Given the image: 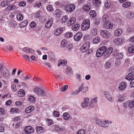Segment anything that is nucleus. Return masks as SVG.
Listing matches in <instances>:
<instances>
[{"label":"nucleus","instance_id":"obj_44","mask_svg":"<svg viewBox=\"0 0 134 134\" xmlns=\"http://www.w3.org/2000/svg\"><path fill=\"white\" fill-rule=\"evenodd\" d=\"M72 33L71 32H67L65 34L64 36L65 38H70L72 36Z\"/></svg>","mask_w":134,"mask_h":134},{"label":"nucleus","instance_id":"obj_4","mask_svg":"<svg viewBox=\"0 0 134 134\" xmlns=\"http://www.w3.org/2000/svg\"><path fill=\"white\" fill-rule=\"evenodd\" d=\"M90 26V21L88 20H84L81 25L82 29L83 31H86L89 28Z\"/></svg>","mask_w":134,"mask_h":134},{"label":"nucleus","instance_id":"obj_57","mask_svg":"<svg viewBox=\"0 0 134 134\" xmlns=\"http://www.w3.org/2000/svg\"><path fill=\"white\" fill-rule=\"evenodd\" d=\"M11 89L12 91L14 92L16 90V86L14 84H13L11 86Z\"/></svg>","mask_w":134,"mask_h":134},{"label":"nucleus","instance_id":"obj_15","mask_svg":"<svg viewBox=\"0 0 134 134\" xmlns=\"http://www.w3.org/2000/svg\"><path fill=\"white\" fill-rule=\"evenodd\" d=\"M89 101V100L88 98H85L84 99L83 102L81 103V107L83 108L86 107L88 104Z\"/></svg>","mask_w":134,"mask_h":134},{"label":"nucleus","instance_id":"obj_29","mask_svg":"<svg viewBox=\"0 0 134 134\" xmlns=\"http://www.w3.org/2000/svg\"><path fill=\"white\" fill-rule=\"evenodd\" d=\"M109 18L108 15L106 14H104L102 18V20L104 23H106L109 20Z\"/></svg>","mask_w":134,"mask_h":134},{"label":"nucleus","instance_id":"obj_24","mask_svg":"<svg viewBox=\"0 0 134 134\" xmlns=\"http://www.w3.org/2000/svg\"><path fill=\"white\" fill-rule=\"evenodd\" d=\"M53 14L54 16L59 17L61 15V12L60 10L57 9L54 12Z\"/></svg>","mask_w":134,"mask_h":134},{"label":"nucleus","instance_id":"obj_8","mask_svg":"<svg viewBox=\"0 0 134 134\" xmlns=\"http://www.w3.org/2000/svg\"><path fill=\"white\" fill-rule=\"evenodd\" d=\"M102 36L105 38H108L110 35V32L106 30H102L100 32Z\"/></svg>","mask_w":134,"mask_h":134},{"label":"nucleus","instance_id":"obj_16","mask_svg":"<svg viewBox=\"0 0 134 134\" xmlns=\"http://www.w3.org/2000/svg\"><path fill=\"white\" fill-rule=\"evenodd\" d=\"M113 26V23L110 22L108 21L105 23L104 26L105 28L107 29H111Z\"/></svg>","mask_w":134,"mask_h":134},{"label":"nucleus","instance_id":"obj_1","mask_svg":"<svg viewBox=\"0 0 134 134\" xmlns=\"http://www.w3.org/2000/svg\"><path fill=\"white\" fill-rule=\"evenodd\" d=\"M113 51L112 48L111 47L107 49V47L103 46L97 50L96 55L97 57H100L103 55L104 58H107L111 54Z\"/></svg>","mask_w":134,"mask_h":134},{"label":"nucleus","instance_id":"obj_25","mask_svg":"<svg viewBox=\"0 0 134 134\" xmlns=\"http://www.w3.org/2000/svg\"><path fill=\"white\" fill-rule=\"evenodd\" d=\"M76 21V20L75 18H70L68 23V26H70L74 24Z\"/></svg>","mask_w":134,"mask_h":134},{"label":"nucleus","instance_id":"obj_47","mask_svg":"<svg viewBox=\"0 0 134 134\" xmlns=\"http://www.w3.org/2000/svg\"><path fill=\"white\" fill-rule=\"evenodd\" d=\"M46 8L47 10L49 12H52L54 10V9L51 5H47L46 7Z\"/></svg>","mask_w":134,"mask_h":134},{"label":"nucleus","instance_id":"obj_49","mask_svg":"<svg viewBox=\"0 0 134 134\" xmlns=\"http://www.w3.org/2000/svg\"><path fill=\"white\" fill-rule=\"evenodd\" d=\"M18 110L19 109L16 108H11L10 110V112L15 113H17Z\"/></svg>","mask_w":134,"mask_h":134},{"label":"nucleus","instance_id":"obj_52","mask_svg":"<svg viewBox=\"0 0 134 134\" xmlns=\"http://www.w3.org/2000/svg\"><path fill=\"white\" fill-rule=\"evenodd\" d=\"M40 90V94H39L38 96H45L46 95V92L43 90L41 89Z\"/></svg>","mask_w":134,"mask_h":134},{"label":"nucleus","instance_id":"obj_48","mask_svg":"<svg viewBox=\"0 0 134 134\" xmlns=\"http://www.w3.org/2000/svg\"><path fill=\"white\" fill-rule=\"evenodd\" d=\"M67 43L66 40H62L61 42V46L62 47H65L67 45Z\"/></svg>","mask_w":134,"mask_h":134},{"label":"nucleus","instance_id":"obj_5","mask_svg":"<svg viewBox=\"0 0 134 134\" xmlns=\"http://www.w3.org/2000/svg\"><path fill=\"white\" fill-rule=\"evenodd\" d=\"M75 8V5L73 4H69L66 5L65 8V10L67 12H71L73 11Z\"/></svg>","mask_w":134,"mask_h":134},{"label":"nucleus","instance_id":"obj_59","mask_svg":"<svg viewBox=\"0 0 134 134\" xmlns=\"http://www.w3.org/2000/svg\"><path fill=\"white\" fill-rule=\"evenodd\" d=\"M80 91V90H79L78 89V90L72 92L71 93V94L72 95H76L78 94V93H79Z\"/></svg>","mask_w":134,"mask_h":134},{"label":"nucleus","instance_id":"obj_18","mask_svg":"<svg viewBox=\"0 0 134 134\" xmlns=\"http://www.w3.org/2000/svg\"><path fill=\"white\" fill-rule=\"evenodd\" d=\"M104 122V121H102L96 118V119L95 122L96 124L102 127H103Z\"/></svg>","mask_w":134,"mask_h":134},{"label":"nucleus","instance_id":"obj_3","mask_svg":"<svg viewBox=\"0 0 134 134\" xmlns=\"http://www.w3.org/2000/svg\"><path fill=\"white\" fill-rule=\"evenodd\" d=\"M90 42L88 41H87L81 47V50L82 52H88L87 54H89L91 53L92 52V51L91 50V51L88 52L90 51L89 49L90 46Z\"/></svg>","mask_w":134,"mask_h":134},{"label":"nucleus","instance_id":"obj_11","mask_svg":"<svg viewBox=\"0 0 134 134\" xmlns=\"http://www.w3.org/2000/svg\"><path fill=\"white\" fill-rule=\"evenodd\" d=\"M53 18L52 17L49 18L48 20L46 22L45 24V27L46 28H48L51 27L53 23Z\"/></svg>","mask_w":134,"mask_h":134},{"label":"nucleus","instance_id":"obj_55","mask_svg":"<svg viewBox=\"0 0 134 134\" xmlns=\"http://www.w3.org/2000/svg\"><path fill=\"white\" fill-rule=\"evenodd\" d=\"M124 100V97L121 95H119L118 96L117 100L118 102H122Z\"/></svg>","mask_w":134,"mask_h":134},{"label":"nucleus","instance_id":"obj_53","mask_svg":"<svg viewBox=\"0 0 134 134\" xmlns=\"http://www.w3.org/2000/svg\"><path fill=\"white\" fill-rule=\"evenodd\" d=\"M85 132L83 129H81L77 132L76 134H85Z\"/></svg>","mask_w":134,"mask_h":134},{"label":"nucleus","instance_id":"obj_56","mask_svg":"<svg viewBox=\"0 0 134 134\" xmlns=\"http://www.w3.org/2000/svg\"><path fill=\"white\" fill-rule=\"evenodd\" d=\"M47 122L49 125L53 124V122L52 120L51 119H48L46 120Z\"/></svg>","mask_w":134,"mask_h":134},{"label":"nucleus","instance_id":"obj_22","mask_svg":"<svg viewBox=\"0 0 134 134\" xmlns=\"http://www.w3.org/2000/svg\"><path fill=\"white\" fill-rule=\"evenodd\" d=\"M112 123L113 122L112 121H109L107 120H104L103 127L106 128L109 127V124H112Z\"/></svg>","mask_w":134,"mask_h":134},{"label":"nucleus","instance_id":"obj_42","mask_svg":"<svg viewBox=\"0 0 134 134\" xmlns=\"http://www.w3.org/2000/svg\"><path fill=\"white\" fill-rule=\"evenodd\" d=\"M111 65L109 62H107L104 65L105 69H108L110 68L111 67Z\"/></svg>","mask_w":134,"mask_h":134},{"label":"nucleus","instance_id":"obj_39","mask_svg":"<svg viewBox=\"0 0 134 134\" xmlns=\"http://www.w3.org/2000/svg\"><path fill=\"white\" fill-rule=\"evenodd\" d=\"M28 100L30 102L33 103L35 101V98L33 96H30L28 97Z\"/></svg>","mask_w":134,"mask_h":134},{"label":"nucleus","instance_id":"obj_45","mask_svg":"<svg viewBox=\"0 0 134 134\" xmlns=\"http://www.w3.org/2000/svg\"><path fill=\"white\" fill-rule=\"evenodd\" d=\"M93 3L95 6H97L101 3V1L100 0H93Z\"/></svg>","mask_w":134,"mask_h":134},{"label":"nucleus","instance_id":"obj_14","mask_svg":"<svg viewBox=\"0 0 134 134\" xmlns=\"http://www.w3.org/2000/svg\"><path fill=\"white\" fill-rule=\"evenodd\" d=\"M23 49L24 52L26 53H29L32 54H33L35 53L33 49L27 47L23 48Z\"/></svg>","mask_w":134,"mask_h":134},{"label":"nucleus","instance_id":"obj_23","mask_svg":"<svg viewBox=\"0 0 134 134\" xmlns=\"http://www.w3.org/2000/svg\"><path fill=\"white\" fill-rule=\"evenodd\" d=\"M62 28H60L56 29L54 32L55 35L57 36L60 35L62 32Z\"/></svg>","mask_w":134,"mask_h":134},{"label":"nucleus","instance_id":"obj_26","mask_svg":"<svg viewBox=\"0 0 134 134\" xmlns=\"http://www.w3.org/2000/svg\"><path fill=\"white\" fill-rule=\"evenodd\" d=\"M67 63V61L66 60L63 59L59 60L58 62V66H60L61 65H65Z\"/></svg>","mask_w":134,"mask_h":134},{"label":"nucleus","instance_id":"obj_12","mask_svg":"<svg viewBox=\"0 0 134 134\" xmlns=\"http://www.w3.org/2000/svg\"><path fill=\"white\" fill-rule=\"evenodd\" d=\"M82 36V33L81 32H79L74 35V38L75 41H78L80 39Z\"/></svg>","mask_w":134,"mask_h":134},{"label":"nucleus","instance_id":"obj_46","mask_svg":"<svg viewBox=\"0 0 134 134\" xmlns=\"http://www.w3.org/2000/svg\"><path fill=\"white\" fill-rule=\"evenodd\" d=\"M100 41V39L99 38L96 37L93 39L92 42L94 44L97 43H99Z\"/></svg>","mask_w":134,"mask_h":134},{"label":"nucleus","instance_id":"obj_19","mask_svg":"<svg viewBox=\"0 0 134 134\" xmlns=\"http://www.w3.org/2000/svg\"><path fill=\"white\" fill-rule=\"evenodd\" d=\"M91 8V6L90 4H84L82 7V9L85 11H89Z\"/></svg>","mask_w":134,"mask_h":134},{"label":"nucleus","instance_id":"obj_37","mask_svg":"<svg viewBox=\"0 0 134 134\" xmlns=\"http://www.w3.org/2000/svg\"><path fill=\"white\" fill-rule=\"evenodd\" d=\"M104 5L106 8H109L111 5V2L110 0H108L105 1Z\"/></svg>","mask_w":134,"mask_h":134},{"label":"nucleus","instance_id":"obj_21","mask_svg":"<svg viewBox=\"0 0 134 134\" xmlns=\"http://www.w3.org/2000/svg\"><path fill=\"white\" fill-rule=\"evenodd\" d=\"M122 32L121 29L120 28L118 29L115 31L114 35L116 36H120L122 34Z\"/></svg>","mask_w":134,"mask_h":134},{"label":"nucleus","instance_id":"obj_35","mask_svg":"<svg viewBox=\"0 0 134 134\" xmlns=\"http://www.w3.org/2000/svg\"><path fill=\"white\" fill-rule=\"evenodd\" d=\"M133 75V73H130L126 76L125 78L128 80H130L132 78Z\"/></svg>","mask_w":134,"mask_h":134},{"label":"nucleus","instance_id":"obj_7","mask_svg":"<svg viewBox=\"0 0 134 134\" xmlns=\"http://www.w3.org/2000/svg\"><path fill=\"white\" fill-rule=\"evenodd\" d=\"M123 106L125 108L129 107L131 109L134 106V99L133 100L130 102H127L124 103L123 104Z\"/></svg>","mask_w":134,"mask_h":134},{"label":"nucleus","instance_id":"obj_34","mask_svg":"<svg viewBox=\"0 0 134 134\" xmlns=\"http://www.w3.org/2000/svg\"><path fill=\"white\" fill-rule=\"evenodd\" d=\"M63 116L64 120H67L69 119L70 115L67 113H65L63 114Z\"/></svg>","mask_w":134,"mask_h":134},{"label":"nucleus","instance_id":"obj_17","mask_svg":"<svg viewBox=\"0 0 134 134\" xmlns=\"http://www.w3.org/2000/svg\"><path fill=\"white\" fill-rule=\"evenodd\" d=\"M24 130L25 132L32 133L34 131V129L31 126H28L25 127Z\"/></svg>","mask_w":134,"mask_h":134},{"label":"nucleus","instance_id":"obj_64","mask_svg":"<svg viewBox=\"0 0 134 134\" xmlns=\"http://www.w3.org/2000/svg\"><path fill=\"white\" fill-rule=\"evenodd\" d=\"M23 57L26 60H27L28 61H30V59L29 57L27 55H24L23 56Z\"/></svg>","mask_w":134,"mask_h":134},{"label":"nucleus","instance_id":"obj_61","mask_svg":"<svg viewBox=\"0 0 134 134\" xmlns=\"http://www.w3.org/2000/svg\"><path fill=\"white\" fill-rule=\"evenodd\" d=\"M5 113V110L2 108H0V115H3Z\"/></svg>","mask_w":134,"mask_h":134},{"label":"nucleus","instance_id":"obj_27","mask_svg":"<svg viewBox=\"0 0 134 134\" xmlns=\"http://www.w3.org/2000/svg\"><path fill=\"white\" fill-rule=\"evenodd\" d=\"M15 8V6L14 5H11L5 8V10L7 11H11L14 10Z\"/></svg>","mask_w":134,"mask_h":134},{"label":"nucleus","instance_id":"obj_51","mask_svg":"<svg viewBox=\"0 0 134 134\" xmlns=\"http://www.w3.org/2000/svg\"><path fill=\"white\" fill-rule=\"evenodd\" d=\"M54 129L57 131H61L63 130V129L62 127H60L58 126L55 125V126Z\"/></svg>","mask_w":134,"mask_h":134},{"label":"nucleus","instance_id":"obj_6","mask_svg":"<svg viewBox=\"0 0 134 134\" xmlns=\"http://www.w3.org/2000/svg\"><path fill=\"white\" fill-rule=\"evenodd\" d=\"M123 57V54L122 53H118L116 56V60L115 63L117 65L119 64L120 63V60L122 59Z\"/></svg>","mask_w":134,"mask_h":134},{"label":"nucleus","instance_id":"obj_36","mask_svg":"<svg viewBox=\"0 0 134 134\" xmlns=\"http://www.w3.org/2000/svg\"><path fill=\"white\" fill-rule=\"evenodd\" d=\"M41 88L38 87H36L34 88L33 90V91L34 93H36L37 95H39L40 94V91Z\"/></svg>","mask_w":134,"mask_h":134},{"label":"nucleus","instance_id":"obj_41","mask_svg":"<svg viewBox=\"0 0 134 134\" xmlns=\"http://www.w3.org/2000/svg\"><path fill=\"white\" fill-rule=\"evenodd\" d=\"M89 15L91 18H94L96 16V14L95 11L93 10H91L89 13Z\"/></svg>","mask_w":134,"mask_h":134},{"label":"nucleus","instance_id":"obj_10","mask_svg":"<svg viewBox=\"0 0 134 134\" xmlns=\"http://www.w3.org/2000/svg\"><path fill=\"white\" fill-rule=\"evenodd\" d=\"M126 83L124 82H122L119 83L118 89L122 91L126 88Z\"/></svg>","mask_w":134,"mask_h":134},{"label":"nucleus","instance_id":"obj_13","mask_svg":"<svg viewBox=\"0 0 134 134\" xmlns=\"http://www.w3.org/2000/svg\"><path fill=\"white\" fill-rule=\"evenodd\" d=\"M124 42L123 40L121 38H118L114 40V43L117 45H119L122 43Z\"/></svg>","mask_w":134,"mask_h":134},{"label":"nucleus","instance_id":"obj_30","mask_svg":"<svg viewBox=\"0 0 134 134\" xmlns=\"http://www.w3.org/2000/svg\"><path fill=\"white\" fill-rule=\"evenodd\" d=\"M131 3L129 2H125L122 4V7L125 8H127L131 5Z\"/></svg>","mask_w":134,"mask_h":134},{"label":"nucleus","instance_id":"obj_31","mask_svg":"<svg viewBox=\"0 0 134 134\" xmlns=\"http://www.w3.org/2000/svg\"><path fill=\"white\" fill-rule=\"evenodd\" d=\"M44 131L43 129L42 126H37L36 128V132L38 133H42Z\"/></svg>","mask_w":134,"mask_h":134},{"label":"nucleus","instance_id":"obj_32","mask_svg":"<svg viewBox=\"0 0 134 134\" xmlns=\"http://www.w3.org/2000/svg\"><path fill=\"white\" fill-rule=\"evenodd\" d=\"M25 91L23 90L19 91L17 92V96L19 97H23L25 95Z\"/></svg>","mask_w":134,"mask_h":134},{"label":"nucleus","instance_id":"obj_62","mask_svg":"<svg viewBox=\"0 0 134 134\" xmlns=\"http://www.w3.org/2000/svg\"><path fill=\"white\" fill-rule=\"evenodd\" d=\"M8 5V2H1V5L3 7H5Z\"/></svg>","mask_w":134,"mask_h":134},{"label":"nucleus","instance_id":"obj_43","mask_svg":"<svg viewBox=\"0 0 134 134\" xmlns=\"http://www.w3.org/2000/svg\"><path fill=\"white\" fill-rule=\"evenodd\" d=\"M28 24V21L27 20H26L24 21L23 22H21L20 24V25L21 27H23L26 26Z\"/></svg>","mask_w":134,"mask_h":134},{"label":"nucleus","instance_id":"obj_60","mask_svg":"<svg viewBox=\"0 0 134 134\" xmlns=\"http://www.w3.org/2000/svg\"><path fill=\"white\" fill-rule=\"evenodd\" d=\"M66 70L67 72H68V73H69L70 74L72 73V70L70 68H66Z\"/></svg>","mask_w":134,"mask_h":134},{"label":"nucleus","instance_id":"obj_20","mask_svg":"<svg viewBox=\"0 0 134 134\" xmlns=\"http://www.w3.org/2000/svg\"><path fill=\"white\" fill-rule=\"evenodd\" d=\"M34 109V106H30L26 108L25 110L26 113H29L32 111Z\"/></svg>","mask_w":134,"mask_h":134},{"label":"nucleus","instance_id":"obj_63","mask_svg":"<svg viewBox=\"0 0 134 134\" xmlns=\"http://www.w3.org/2000/svg\"><path fill=\"white\" fill-rule=\"evenodd\" d=\"M88 87L87 86H85L82 89L81 91L83 93H84L87 92L88 91Z\"/></svg>","mask_w":134,"mask_h":134},{"label":"nucleus","instance_id":"obj_38","mask_svg":"<svg viewBox=\"0 0 134 134\" xmlns=\"http://www.w3.org/2000/svg\"><path fill=\"white\" fill-rule=\"evenodd\" d=\"M16 17L18 20L20 21L23 19V16L22 14L21 13L18 14H17Z\"/></svg>","mask_w":134,"mask_h":134},{"label":"nucleus","instance_id":"obj_58","mask_svg":"<svg viewBox=\"0 0 134 134\" xmlns=\"http://www.w3.org/2000/svg\"><path fill=\"white\" fill-rule=\"evenodd\" d=\"M36 25V24L35 22L34 21L31 22L30 24V27L32 28H34Z\"/></svg>","mask_w":134,"mask_h":134},{"label":"nucleus","instance_id":"obj_33","mask_svg":"<svg viewBox=\"0 0 134 134\" xmlns=\"http://www.w3.org/2000/svg\"><path fill=\"white\" fill-rule=\"evenodd\" d=\"M80 26L79 24H76L72 26V29L74 31H77L78 30Z\"/></svg>","mask_w":134,"mask_h":134},{"label":"nucleus","instance_id":"obj_40","mask_svg":"<svg viewBox=\"0 0 134 134\" xmlns=\"http://www.w3.org/2000/svg\"><path fill=\"white\" fill-rule=\"evenodd\" d=\"M128 52L130 53H134V46H132L129 47L128 49Z\"/></svg>","mask_w":134,"mask_h":134},{"label":"nucleus","instance_id":"obj_54","mask_svg":"<svg viewBox=\"0 0 134 134\" xmlns=\"http://www.w3.org/2000/svg\"><path fill=\"white\" fill-rule=\"evenodd\" d=\"M91 33V34H92L93 35H96L97 33V30L96 29H93L92 30Z\"/></svg>","mask_w":134,"mask_h":134},{"label":"nucleus","instance_id":"obj_9","mask_svg":"<svg viewBox=\"0 0 134 134\" xmlns=\"http://www.w3.org/2000/svg\"><path fill=\"white\" fill-rule=\"evenodd\" d=\"M104 96L109 101L113 102L114 101L113 98H112L110 93L108 92L105 91L104 92Z\"/></svg>","mask_w":134,"mask_h":134},{"label":"nucleus","instance_id":"obj_50","mask_svg":"<svg viewBox=\"0 0 134 134\" xmlns=\"http://www.w3.org/2000/svg\"><path fill=\"white\" fill-rule=\"evenodd\" d=\"M68 20V16L66 15L64 16L62 18V22L63 23H64L66 22Z\"/></svg>","mask_w":134,"mask_h":134},{"label":"nucleus","instance_id":"obj_2","mask_svg":"<svg viewBox=\"0 0 134 134\" xmlns=\"http://www.w3.org/2000/svg\"><path fill=\"white\" fill-rule=\"evenodd\" d=\"M0 71L1 74L4 77H6L9 75L8 70L6 67H3L2 63L0 65Z\"/></svg>","mask_w":134,"mask_h":134},{"label":"nucleus","instance_id":"obj_28","mask_svg":"<svg viewBox=\"0 0 134 134\" xmlns=\"http://www.w3.org/2000/svg\"><path fill=\"white\" fill-rule=\"evenodd\" d=\"M127 18L130 19H132L134 17V13L132 12L128 11L126 15Z\"/></svg>","mask_w":134,"mask_h":134}]
</instances>
